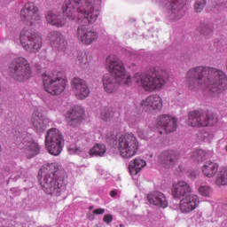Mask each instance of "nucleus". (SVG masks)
I'll return each instance as SVG.
<instances>
[{
  "label": "nucleus",
  "instance_id": "nucleus-24",
  "mask_svg": "<svg viewBox=\"0 0 227 227\" xmlns=\"http://www.w3.org/2000/svg\"><path fill=\"white\" fill-rule=\"evenodd\" d=\"M191 192V185L185 181H178L172 184V196L176 200H182L186 198L187 194Z\"/></svg>",
  "mask_w": 227,
  "mask_h": 227
},
{
  "label": "nucleus",
  "instance_id": "nucleus-6",
  "mask_svg": "<svg viewBox=\"0 0 227 227\" xmlns=\"http://www.w3.org/2000/svg\"><path fill=\"white\" fill-rule=\"evenodd\" d=\"M45 91L50 95H61L67 88V76L64 72L51 71L42 75Z\"/></svg>",
  "mask_w": 227,
  "mask_h": 227
},
{
  "label": "nucleus",
  "instance_id": "nucleus-34",
  "mask_svg": "<svg viewBox=\"0 0 227 227\" xmlns=\"http://www.w3.org/2000/svg\"><path fill=\"white\" fill-rule=\"evenodd\" d=\"M199 192L201 194V196H204L206 198H208L212 195V188L209 186H200L199 188Z\"/></svg>",
  "mask_w": 227,
  "mask_h": 227
},
{
  "label": "nucleus",
  "instance_id": "nucleus-17",
  "mask_svg": "<svg viewBox=\"0 0 227 227\" xmlns=\"http://www.w3.org/2000/svg\"><path fill=\"white\" fill-rule=\"evenodd\" d=\"M30 123L33 125L35 132L37 134H42L47 129V125H49V120L45 118V115L38 108H35Z\"/></svg>",
  "mask_w": 227,
  "mask_h": 227
},
{
  "label": "nucleus",
  "instance_id": "nucleus-5",
  "mask_svg": "<svg viewBox=\"0 0 227 227\" xmlns=\"http://www.w3.org/2000/svg\"><path fill=\"white\" fill-rule=\"evenodd\" d=\"M135 82L138 86H142L145 91H149L152 93L157 90H160L168 79H169V74L160 67L151 68L148 74H143L141 73H137L134 75Z\"/></svg>",
  "mask_w": 227,
  "mask_h": 227
},
{
  "label": "nucleus",
  "instance_id": "nucleus-20",
  "mask_svg": "<svg viewBox=\"0 0 227 227\" xmlns=\"http://www.w3.org/2000/svg\"><path fill=\"white\" fill-rule=\"evenodd\" d=\"M82 116H84V110L81 106H74L67 111L66 121L69 127H79L82 123Z\"/></svg>",
  "mask_w": 227,
  "mask_h": 227
},
{
  "label": "nucleus",
  "instance_id": "nucleus-27",
  "mask_svg": "<svg viewBox=\"0 0 227 227\" xmlns=\"http://www.w3.org/2000/svg\"><path fill=\"white\" fill-rule=\"evenodd\" d=\"M145 166H146V161L141 158H136L134 160L130 161L129 165L130 175H137V173H139V171H141Z\"/></svg>",
  "mask_w": 227,
  "mask_h": 227
},
{
  "label": "nucleus",
  "instance_id": "nucleus-1",
  "mask_svg": "<svg viewBox=\"0 0 227 227\" xmlns=\"http://www.w3.org/2000/svg\"><path fill=\"white\" fill-rule=\"evenodd\" d=\"M100 0H65L62 12L50 10L45 13L48 24L55 27H65L67 18L74 22L93 24L100 15ZM66 15V17H65Z\"/></svg>",
  "mask_w": 227,
  "mask_h": 227
},
{
  "label": "nucleus",
  "instance_id": "nucleus-19",
  "mask_svg": "<svg viewBox=\"0 0 227 227\" xmlns=\"http://www.w3.org/2000/svg\"><path fill=\"white\" fill-rule=\"evenodd\" d=\"M77 38L82 43L91 45V43L98 40V33L93 29L86 27L84 25H81L77 28Z\"/></svg>",
  "mask_w": 227,
  "mask_h": 227
},
{
  "label": "nucleus",
  "instance_id": "nucleus-10",
  "mask_svg": "<svg viewBox=\"0 0 227 227\" xmlns=\"http://www.w3.org/2000/svg\"><path fill=\"white\" fill-rule=\"evenodd\" d=\"M20 41L24 50L31 54H36L42 49V37L30 28H23Z\"/></svg>",
  "mask_w": 227,
  "mask_h": 227
},
{
  "label": "nucleus",
  "instance_id": "nucleus-15",
  "mask_svg": "<svg viewBox=\"0 0 227 227\" xmlns=\"http://www.w3.org/2000/svg\"><path fill=\"white\" fill-rule=\"evenodd\" d=\"M180 153L175 150L163 151L158 158L160 164L163 165L167 169L175 168L180 160Z\"/></svg>",
  "mask_w": 227,
  "mask_h": 227
},
{
  "label": "nucleus",
  "instance_id": "nucleus-16",
  "mask_svg": "<svg viewBox=\"0 0 227 227\" xmlns=\"http://www.w3.org/2000/svg\"><path fill=\"white\" fill-rule=\"evenodd\" d=\"M71 88L78 100H84L90 97V89L86 81L80 77H74L71 81Z\"/></svg>",
  "mask_w": 227,
  "mask_h": 227
},
{
  "label": "nucleus",
  "instance_id": "nucleus-33",
  "mask_svg": "<svg viewBox=\"0 0 227 227\" xmlns=\"http://www.w3.org/2000/svg\"><path fill=\"white\" fill-rule=\"evenodd\" d=\"M205 6H207V0H196L194 4L195 13H201Z\"/></svg>",
  "mask_w": 227,
  "mask_h": 227
},
{
  "label": "nucleus",
  "instance_id": "nucleus-44",
  "mask_svg": "<svg viewBox=\"0 0 227 227\" xmlns=\"http://www.w3.org/2000/svg\"><path fill=\"white\" fill-rule=\"evenodd\" d=\"M90 210H93V206H90Z\"/></svg>",
  "mask_w": 227,
  "mask_h": 227
},
{
  "label": "nucleus",
  "instance_id": "nucleus-41",
  "mask_svg": "<svg viewBox=\"0 0 227 227\" xmlns=\"http://www.w3.org/2000/svg\"><path fill=\"white\" fill-rule=\"evenodd\" d=\"M69 152H71V153H79V152H81V148L78 147H73L69 149Z\"/></svg>",
  "mask_w": 227,
  "mask_h": 227
},
{
  "label": "nucleus",
  "instance_id": "nucleus-31",
  "mask_svg": "<svg viewBox=\"0 0 227 227\" xmlns=\"http://www.w3.org/2000/svg\"><path fill=\"white\" fill-rule=\"evenodd\" d=\"M207 157V153L201 149H197L192 153L191 158L192 160L195 162H203Z\"/></svg>",
  "mask_w": 227,
  "mask_h": 227
},
{
  "label": "nucleus",
  "instance_id": "nucleus-40",
  "mask_svg": "<svg viewBox=\"0 0 227 227\" xmlns=\"http://www.w3.org/2000/svg\"><path fill=\"white\" fill-rule=\"evenodd\" d=\"M105 213H106V209L104 208H97L93 210V214H95L96 215H102Z\"/></svg>",
  "mask_w": 227,
  "mask_h": 227
},
{
  "label": "nucleus",
  "instance_id": "nucleus-35",
  "mask_svg": "<svg viewBox=\"0 0 227 227\" xmlns=\"http://www.w3.org/2000/svg\"><path fill=\"white\" fill-rule=\"evenodd\" d=\"M76 63L77 65H80V67H82L83 65H87L88 56H86V53H79L77 56Z\"/></svg>",
  "mask_w": 227,
  "mask_h": 227
},
{
  "label": "nucleus",
  "instance_id": "nucleus-21",
  "mask_svg": "<svg viewBox=\"0 0 227 227\" xmlns=\"http://www.w3.org/2000/svg\"><path fill=\"white\" fill-rule=\"evenodd\" d=\"M48 38L50 40V43L53 49H57V51H65L68 43L65 38V35L59 31H51L48 35Z\"/></svg>",
  "mask_w": 227,
  "mask_h": 227
},
{
  "label": "nucleus",
  "instance_id": "nucleus-45",
  "mask_svg": "<svg viewBox=\"0 0 227 227\" xmlns=\"http://www.w3.org/2000/svg\"><path fill=\"white\" fill-rule=\"evenodd\" d=\"M225 152H227V145L225 146Z\"/></svg>",
  "mask_w": 227,
  "mask_h": 227
},
{
  "label": "nucleus",
  "instance_id": "nucleus-2",
  "mask_svg": "<svg viewBox=\"0 0 227 227\" xmlns=\"http://www.w3.org/2000/svg\"><path fill=\"white\" fill-rule=\"evenodd\" d=\"M185 79L191 91L206 90L210 95H219L227 88L226 73L215 67L197 66L187 71Z\"/></svg>",
  "mask_w": 227,
  "mask_h": 227
},
{
  "label": "nucleus",
  "instance_id": "nucleus-36",
  "mask_svg": "<svg viewBox=\"0 0 227 227\" xmlns=\"http://www.w3.org/2000/svg\"><path fill=\"white\" fill-rule=\"evenodd\" d=\"M137 134L140 139H145V141L150 139V136L148 135V131L143 129L142 128H138L137 129Z\"/></svg>",
  "mask_w": 227,
  "mask_h": 227
},
{
  "label": "nucleus",
  "instance_id": "nucleus-46",
  "mask_svg": "<svg viewBox=\"0 0 227 227\" xmlns=\"http://www.w3.org/2000/svg\"><path fill=\"white\" fill-rule=\"evenodd\" d=\"M120 226H121V227H122V226H123V224H120Z\"/></svg>",
  "mask_w": 227,
  "mask_h": 227
},
{
  "label": "nucleus",
  "instance_id": "nucleus-26",
  "mask_svg": "<svg viewBox=\"0 0 227 227\" xmlns=\"http://www.w3.org/2000/svg\"><path fill=\"white\" fill-rule=\"evenodd\" d=\"M219 171V165L215 162L207 161L202 166V172L207 178H213Z\"/></svg>",
  "mask_w": 227,
  "mask_h": 227
},
{
  "label": "nucleus",
  "instance_id": "nucleus-23",
  "mask_svg": "<svg viewBox=\"0 0 227 227\" xmlns=\"http://www.w3.org/2000/svg\"><path fill=\"white\" fill-rule=\"evenodd\" d=\"M198 203H200V199L197 195H188L180 200L179 208L183 214H190V212L196 209Z\"/></svg>",
  "mask_w": 227,
  "mask_h": 227
},
{
  "label": "nucleus",
  "instance_id": "nucleus-29",
  "mask_svg": "<svg viewBox=\"0 0 227 227\" xmlns=\"http://www.w3.org/2000/svg\"><path fill=\"white\" fill-rule=\"evenodd\" d=\"M216 185H227V168H220L216 179H215Z\"/></svg>",
  "mask_w": 227,
  "mask_h": 227
},
{
  "label": "nucleus",
  "instance_id": "nucleus-8",
  "mask_svg": "<svg viewBox=\"0 0 227 227\" xmlns=\"http://www.w3.org/2000/svg\"><path fill=\"white\" fill-rule=\"evenodd\" d=\"M16 145H18L20 150H22L27 159H33L40 153V145L29 133H19L16 137Z\"/></svg>",
  "mask_w": 227,
  "mask_h": 227
},
{
  "label": "nucleus",
  "instance_id": "nucleus-18",
  "mask_svg": "<svg viewBox=\"0 0 227 227\" xmlns=\"http://www.w3.org/2000/svg\"><path fill=\"white\" fill-rule=\"evenodd\" d=\"M157 126L165 130L166 134H171L178 128V119L168 114L160 115L157 118Z\"/></svg>",
  "mask_w": 227,
  "mask_h": 227
},
{
  "label": "nucleus",
  "instance_id": "nucleus-28",
  "mask_svg": "<svg viewBox=\"0 0 227 227\" xmlns=\"http://www.w3.org/2000/svg\"><path fill=\"white\" fill-rule=\"evenodd\" d=\"M199 32L203 36H212V35L214 33V24L201 23L199 27Z\"/></svg>",
  "mask_w": 227,
  "mask_h": 227
},
{
  "label": "nucleus",
  "instance_id": "nucleus-38",
  "mask_svg": "<svg viewBox=\"0 0 227 227\" xmlns=\"http://www.w3.org/2000/svg\"><path fill=\"white\" fill-rule=\"evenodd\" d=\"M202 137H203V140L206 142V143H209V141H211L212 139V134L207 132V131H204L202 133Z\"/></svg>",
  "mask_w": 227,
  "mask_h": 227
},
{
  "label": "nucleus",
  "instance_id": "nucleus-7",
  "mask_svg": "<svg viewBox=\"0 0 227 227\" xmlns=\"http://www.w3.org/2000/svg\"><path fill=\"white\" fill-rule=\"evenodd\" d=\"M8 74L17 82H26L33 77V69L29 61L23 57L12 59L8 67Z\"/></svg>",
  "mask_w": 227,
  "mask_h": 227
},
{
  "label": "nucleus",
  "instance_id": "nucleus-11",
  "mask_svg": "<svg viewBox=\"0 0 227 227\" xmlns=\"http://www.w3.org/2000/svg\"><path fill=\"white\" fill-rule=\"evenodd\" d=\"M45 146L51 155L58 156L61 153L63 146H65V138L59 129L52 128L47 131L45 136Z\"/></svg>",
  "mask_w": 227,
  "mask_h": 227
},
{
  "label": "nucleus",
  "instance_id": "nucleus-32",
  "mask_svg": "<svg viewBox=\"0 0 227 227\" xmlns=\"http://www.w3.org/2000/svg\"><path fill=\"white\" fill-rule=\"evenodd\" d=\"M101 118L105 121H111L114 118V111L111 108L105 109V111L101 113Z\"/></svg>",
  "mask_w": 227,
  "mask_h": 227
},
{
  "label": "nucleus",
  "instance_id": "nucleus-22",
  "mask_svg": "<svg viewBox=\"0 0 227 227\" xmlns=\"http://www.w3.org/2000/svg\"><path fill=\"white\" fill-rule=\"evenodd\" d=\"M141 106L145 111H160L162 109V98L154 94L141 101Z\"/></svg>",
  "mask_w": 227,
  "mask_h": 227
},
{
  "label": "nucleus",
  "instance_id": "nucleus-12",
  "mask_svg": "<svg viewBox=\"0 0 227 227\" xmlns=\"http://www.w3.org/2000/svg\"><path fill=\"white\" fill-rule=\"evenodd\" d=\"M166 6L168 20L172 22L180 20L185 15V0H153Z\"/></svg>",
  "mask_w": 227,
  "mask_h": 227
},
{
  "label": "nucleus",
  "instance_id": "nucleus-42",
  "mask_svg": "<svg viewBox=\"0 0 227 227\" xmlns=\"http://www.w3.org/2000/svg\"><path fill=\"white\" fill-rule=\"evenodd\" d=\"M197 176H198V171L190 172V178H192V180H194Z\"/></svg>",
  "mask_w": 227,
  "mask_h": 227
},
{
  "label": "nucleus",
  "instance_id": "nucleus-30",
  "mask_svg": "<svg viewBox=\"0 0 227 227\" xmlns=\"http://www.w3.org/2000/svg\"><path fill=\"white\" fill-rule=\"evenodd\" d=\"M106 148L104 145L96 144L89 152L90 155H96L102 157L106 152Z\"/></svg>",
  "mask_w": 227,
  "mask_h": 227
},
{
  "label": "nucleus",
  "instance_id": "nucleus-37",
  "mask_svg": "<svg viewBox=\"0 0 227 227\" xmlns=\"http://www.w3.org/2000/svg\"><path fill=\"white\" fill-rule=\"evenodd\" d=\"M22 173H24V168H19L18 170H12V174L11 176V178L13 180H17L22 176Z\"/></svg>",
  "mask_w": 227,
  "mask_h": 227
},
{
  "label": "nucleus",
  "instance_id": "nucleus-43",
  "mask_svg": "<svg viewBox=\"0 0 227 227\" xmlns=\"http://www.w3.org/2000/svg\"><path fill=\"white\" fill-rule=\"evenodd\" d=\"M117 195H118V192H116V191L114 190L110 192V196L112 198H115Z\"/></svg>",
  "mask_w": 227,
  "mask_h": 227
},
{
  "label": "nucleus",
  "instance_id": "nucleus-3",
  "mask_svg": "<svg viewBox=\"0 0 227 227\" xmlns=\"http://www.w3.org/2000/svg\"><path fill=\"white\" fill-rule=\"evenodd\" d=\"M106 67L109 74L102 78L104 90L107 93H114L118 86H132V76L127 74L123 61L116 55H110L106 58Z\"/></svg>",
  "mask_w": 227,
  "mask_h": 227
},
{
  "label": "nucleus",
  "instance_id": "nucleus-39",
  "mask_svg": "<svg viewBox=\"0 0 227 227\" xmlns=\"http://www.w3.org/2000/svg\"><path fill=\"white\" fill-rule=\"evenodd\" d=\"M103 222L106 224H111V223H113V215H105L103 217Z\"/></svg>",
  "mask_w": 227,
  "mask_h": 227
},
{
  "label": "nucleus",
  "instance_id": "nucleus-25",
  "mask_svg": "<svg viewBox=\"0 0 227 227\" xmlns=\"http://www.w3.org/2000/svg\"><path fill=\"white\" fill-rule=\"evenodd\" d=\"M147 200L151 205L159 207V208H167L168 207V199L164 193L160 192H153L147 195Z\"/></svg>",
  "mask_w": 227,
  "mask_h": 227
},
{
  "label": "nucleus",
  "instance_id": "nucleus-9",
  "mask_svg": "<svg viewBox=\"0 0 227 227\" xmlns=\"http://www.w3.org/2000/svg\"><path fill=\"white\" fill-rule=\"evenodd\" d=\"M118 149L122 159H132L139 150V143L134 134H125L118 140Z\"/></svg>",
  "mask_w": 227,
  "mask_h": 227
},
{
  "label": "nucleus",
  "instance_id": "nucleus-14",
  "mask_svg": "<svg viewBox=\"0 0 227 227\" xmlns=\"http://www.w3.org/2000/svg\"><path fill=\"white\" fill-rule=\"evenodd\" d=\"M20 20L21 22H25L27 26L38 24L39 20H42L38 6L31 2L27 3L20 10Z\"/></svg>",
  "mask_w": 227,
  "mask_h": 227
},
{
  "label": "nucleus",
  "instance_id": "nucleus-13",
  "mask_svg": "<svg viewBox=\"0 0 227 227\" xmlns=\"http://www.w3.org/2000/svg\"><path fill=\"white\" fill-rule=\"evenodd\" d=\"M217 121V114L212 111H207L206 114L192 111L189 114V125L192 127H208V125H215Z\"/></svg>",
  "mask_w": 227,
  "mask_h": 227
},
{
  "label": "nucleus",
  "instance_id": "nucleus-4",
  "mask_svg": "<svg viewBox=\"0 0 227 227\" xmlns=\"http://www.w3.org/2000/svg\"><path fill=\"white\" fill-rule=\"evenodd\" d=\"M40 185L50 196H61L67 191V182H65V170L59 168L58 163H49L39 170Z\"/></svg>",
  "mask_w": 227,
  "mask_h": 227
}]
</instances>
